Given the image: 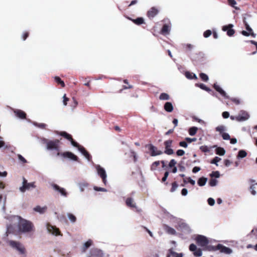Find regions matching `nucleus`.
<instances>
[{
  "label": "nucleus",
  "mask_w": 257,
  "mask_h": 257,
  "mask_svg": "<svg viewBox=\"0 0 257 257\" xmlns=\"http://www.w3.org/2000/svg\"><path fill=\"white\" fill-rule=\"evenodd\" d=\"M179 146L183 148H187L188 146V144L185 141H181L179 143Z\"/></svg>",
  "instance_id": "680f3d73"
},
{
  "label": "nucleus",
  "mask_w": 257,
  "mask_h": 257,
  "mask_svg": "<svg viewBox=\"0 0 257 257\" xmlns=\"http://www.w3.org/2000/svg\"><path fill=\"white\" fill-rule=\"evenodd\" d=\"M254 189H255L254 185L253 184L251 185L249 189L250 190L251 193L253 195H254L256 194V191H255Z\"/></svg>",
  "instance_id": "052dcab7"
},
{
  "label": "nucleus",
  "mask_w": 257,
  "mask_h": 257,
  "mask_svg": "<svg viewBox=\"0 0 257 257\" xmlns=\"http://www.w3.org/2000/svg\"><path fill=\"white\" fill-rule=\"evenodd\" d=\"M19 219L18 228L21 232L31 233L35 231L34 225L31 221L23 218Z\"/></svg>",
  "instance_id": "f257e3e1"
},
{
  "label": "nucleus",
  "mask_w": 257,
  "mask_h": 257,
  "mask_svg": "<svg viewBox=\"0 0 257 257\" xmlns=\"http://www.w3.org/2000/svg\"><path fill=\"white\" fill-rule=\"evenodd\" d=\"M217 183V180L215 179L211 178L209 182V184L210 186H215Z\"/></svg>",
  "instance_id": "c03bdc74"
},
{
  "label": "nucleus",
  "mask_w": 257,
  "mask_h": 257,
  "mask_svg": "<svg viewBox=\"0 0 257 257\" xmlns=\"http://www.w3.org/2000/svg\"><path fill=\"white\" fill-rule=\"evenodd\" d=\"M88 160H90L91 157L90 155L89 154V153L86 150L83 154H82Z\"/></svg>",
  "instance_id": "e2e57ef3"
},
{
  "label": "nucleus",
  "mask_w": 257,
  "mask_h": 257,
  "mask_svg": "<svg viewBox=\"0 0 257 257\" xmlns=\"http://www.w3.org/2000/svg\"><path fill=\"white\" fill-rule=\"evenodd\" d=\"M243 23L245 26V28L246 30L248 32V33H249L250 34V36H251L252 37L254 38L256 36V34L253 32L252 29L250 27V26L248 24L247 22L246 21V19L245 18H244L243 19Z\"/></svg>",
  "instance_id": "6ab92c4d"
},
{
  "label": "nucleus",
  "mask_w": 257,
  "mask_h": 257,
  "mask_svg": "<svg viewBox=\"0 0 257 257\" xmlns=\"http://www.w3.org/2000/svg\"><path fill=\"white\" fill-rule=\"evenodd\" d=\"M57 134L64 137L65 139L70 141L72 146L73 142H75V141L72 138V136L66 132H57Z\"/></svg>",
  "instance_id": "ddd939ff"
},
{
  "label": "nucleus",
  "mask_w": 257,
  "mask_h": 257,
  "mask_svg": "<svg viewBox=\"0 0 257 257\" xmlns=\"http://www.w3.org/2000/svg\"><path fill=\"white\" fill-rule=\"evenodd\" d=\"M97 172L99 176L101 178L103 183L106 184V174L105 170L100 165H97L96 167Z\"/></svg>",
  "instance_id": "6e6552de"
},
{
  "label": "nucleus",
  "mask_w": 257,
  "mask_h": 257,
  "mask_svg": "<svg viewBox=\"0 0 257 257\" xmlns=\"http://www.w3.org/2000/svg\"><path fill=\"white\" fill-rule=\"evenodd\" d=\"M197 244L206 251H209V247L213 246L211 240H209L206 236L202 235H196L194 238Z\"/></svg>",
  "instance_id": "f03ea898"
},
{
  "label": "nucleus",
  "mask_w": 257,
  "mask_h": 257,
  "mask_svg": "<svg viewBox=\"0 0 257 257\" xmlns=\"http://www.w3.org/2000/svg\"><path fill=\"white\" fill-rule=\"evenodd\" d=\"M185 152L183 150H178L176 152V154L178 156H182L184 155Z\"/></svg>",
  "instance_id": "0e129e2a"
},
{
  "label": "nucleus",
  "mask_w": 257,
  "mask_h": 257,
  "mask_svg": "<svg viewBox=\"0 0 257 257\" xmlns=\"http://www.w3.org/2000/svg\"><path fill=\"white\" fill-rule=\"evenodd\" d=\"M249 117L247 112L245 111L241 110L239 114L235 116V120L238 121H242L247 120Z\"/></svg>",
  "instance_id": "9d476101"
},
{
  "label": "nucleus",
  "mask_w": 257,
  "mask_h": 257,
  "mask_svg": "<svg viewBox=\"0 0 257 257\" xmlns=\"http://www.w3.org/2000/svg\"><path fill=\"white\" fill-rule=\"evenodd\" d=\"M126 206L131 208H137L136 203L132 197H128L125 200Z\"/></svg>",
  "instance_id": "a211bd4d"
},
{
  "label": "nucleus",
  "mask_w": 257,
  "mask_h": 257,
  "mask_svg": "<svg viewBox=\"0 0 257 257\" xmlns=\"http://www.w3.org/2000/svg\"><path fill=\"white\" fill-rule=\"evenodd\" d=\"M52 186L54 190L59 192L62 195L65 197L67 196V192L66 191L65 189L60 187L58 185L55 184H53Z\"/></svg>",
  "instance_id": "dca6fc26"
},
{
  "label": "nucleus",
  "mask_w": 257,
  "mask_h": 257,
  "mask_svg": "<svg viewBox=\"0 0 257 257\" xmlns=\"http://www.w3.org/2000/svg\"><path fill=\"white\" fill-rule=\"evenodd\" d=\"M178 187V185L176 182H174L172 183V187L170 189V192H174L177 187Z\"/></svg>",
  "instance_id": "49530a36"
},
{
  "label": "nucleus",
  "mask_w": 257,
  "mask_h": 257,
  "mask_svg": "<svg viewBox=\"0 0 257 257\" xmlns=\"http://www.w3.org/2000/svg\"><path fill=\"white\" fill-rule=\"evenodd\" d=\"M216 146L208 147L207 146H202L200 147V150L204 153H208L210 151L211 149L213 148L216 147Z\"/></svg>",
  "instance_id": "2f4dec72"
},
{
  "label": "nucleus",
  "mask_w": 257,
  "mask_h": 257,
  "mask_svg": "<svg viewBox=\"0 0 257 257\" xmlns=\"http://www.w3.org/2000/svg\"><path fill=\"white\" fill-rule=\"evenodd\" d=\"M130 20L137 25H141L145 23L144 19L142 17H139L136 19H130Z\"/></svg>",
  "instance_id": "b1692460"
},
{
  "label": "nucleus",
  "mask_w": 257,
  "mask_h": 257,
  "mask_svg": "<svg viewBox=\"0 0 257 257\" xmlns=\"http://www.w3.org/2000/svg\"><path fill=\"white\" fill-rule=\"evenodd\" d=\"M92 244V241L91 239H89L86 242L84 243L83 246L82 247V251L84 252Z\"/></svg>",
  "instance_id": "a878e982"
},
{
  "label": "nucleus",
  "mask_w": 257,
  "mask_h": 257,
  "mask_svg": "<svg viewBox=\"0 0 257 257\" xmlns=\"http://www.w3.org/2000/svg\"><path fill=\"white\" fill-rule=\"evenodd\" d=\"M228 4L229 6H231L232 7H233L236 10H238V8L236 7L235 6L236 4V3L235 0H227Z\"/></svg>",
  "instance_id": "a18cd8bd"
},
{
  "label": "nucleus",
  "mask_w": 257,
  "mask_h": 257,
  "mask_svg": "<svg viewBox=\"0 0 257 257\" xmlns=\"http://www.w3.org/2000/svg\"><path fill=\"white\" fill-rule=\"evenodd\" d=\"M29 36L28 32H25L22 35V39L24 41L26 40Z\"/></svg>",
  "instance_id": "69168bd1"
},
{
  "label": "nucleus",
  "mask_w": 257,
  "mask_h": 257,
  "mask_svg": "<svg viewBox=\"0 0 257 257\" xmlns=\"http://www.w3.org/2000/svg\"><path fill=\"white\" fill-rule=\"evenodd\" d=\"M214 88L222 96L225 98H228L226 92L217 84H214L213 85Z\"/></svg>",
  "instance_id": "412c9836"
},
{
  "label": "nucleus",
  "mask_w": 257,
  "mask_h": 257,
  "mask_svg": "<svg viewBox=\"0 0 257 257\" xmlns=\"http://www.w3.org/2000/svg\"><path fill=\"white\" fill-rule=\"evenodd\" d=\"M199 131L200 133L201 134V136H203V132L201 128H198L197 127L194 126V136L197 133V132Z\"/></svg>",
  "instance_id": "603ef678"
},
{
  "label": "nucleus",
  "mask_w": 257,
  "mask_h": 257,
  "mask_svg": "<svg viewBox=\"0 0 257 257\" xmlns=\"http://www.w3.org/2000/svg\"><path fill=\"white\" fill-rule=\"evenodd\" d=\"M10 245L18 250L21 254H24L26 252V249L24 246L20 242L14 240L9 241Z\"/></svg>",
  "instance_id": "39448f33"
},
{
  "label": "nucleus",
  "mask_w": 257,
  "mask_h": 257,
  "mask_svg": "<svg viewBox=\"0 0 257 257\" xmlns=\"http://www.w3.org/2000/svg\"><path fill=\"white\" fill-rule=\"evenodd\" d=\"M231 101L234 102L235 104L238 105L240 104V100L237 98H230Z\"/></svg>",
  "instance_id": "13d9d810"
},
{
  "label": "nucleus",
  "mask_w": 257,
  "mask_h": 257,
  "mask_svg": "<svg viewBox=\"0 0 257 257\" xmlns=\"http://www.w3.org/2000/svg\"><path fill=\"white\" fill-rule=\"evenodd\" d=\"M212 34V32L211 30H207L206 31H205L204 33H203V36L205 37V38H208L209 37V36H211V35Z\"/></svg>",
  "instance_id": "3c124183"
},
{
  "label": "nucleus",
  "mask_w": 257,
  "mask_h": 257,
  "mask_svg": "<svg viewBox=\"0 0 257 257\" xmlns=\"http://www.w3.org/2000/svg\"><path fill=\"white\" fill-rule=\"evenodd\" d=\"M215 153L219 156H223L225 154V151L223 148L217 147L215 150Z\"/></svg>",
  "instance_id": "473e14b6"
},
{
  "label": "nucleus",
  "mask_w": 257,
  "mask_h": 257,
  "mask_svg": "<svg viewBox=\"0 0 257 257\" xmlns=\"http://www.w3.org/2000/svg\"><path fill=\"white\" fill-rule=\"evenodd\" d=\"M209 251L219 250L221 252L226 254H230L232 252V250L230 248L219 243L217 245H213V246H209Z\"/></svg>",
  "instance_id": "7ed1b4c3"
},
{
  "label": "nucleus",
  "mask_w": 257,
  "mask_h": 257,
  "mask_svg": "<svg viewBox=\"0 0 257 257\" xmlns=\"http://www.w3.org/2000/svg\"><path fill=\"white\" fill-rule=\"evenodd\" d=\"M176 164V161L174 159H172L169 164V166L170 168L174 167H175V165Z\"/></svg>",
  "instance_id": "5fc2aeb1"
},
{
  "label": "nucleus",
  "mask_w": 257,
  "mask_h": 257,
  "mask_svg": "<svg viewBox=\"0 0 257 257\" xmlns=\"http://www.w3.org/2000/svg\"><path fill=\"white\" fill-rule=\"evenodd\" d=\"M225 126L223 125H219L216 127V131L217 132H219L220 135H221L222 134L224 133V131H225Z\"/></svg>",
  "instance_id": "79ce46f5"
},
{
  "label": "nucleus",
  "mask_w": 257,
  "mask_h": 257,
  "mask_svg": "<svg viewBox=\"0 0 257 257\" xmlns=\"http://www.w3.org/2000/svg\"><path fill=\"white\" fill-rule=\"evenodd\" d=\"M159 11L155 7L151 8L147 12V16L149 19L154 18L158 14Z\"/></svg>",
  "instance_id": "2eb2a0df"
},
{
  "label": "nucleus",
  "mask_w": 257,
  "mask_h": 257,
  "mask_svg": "<svg viewBox=\"0 0 257 257\" xmlns=\"http://www.w3.org/2000/svg\"><path fill=\"white\" fill-rule=\"evenodd\" d=\"M45 143L47 145V149L49 150H54L57 151H59V140L56 139L54 141H48L47 139H44Z\"/></svg>",
  "instance_id": "20e7f679"
},
{
  "label": "nucleus",
  "mask_w": 257,
  "mask_h": 257,
  "mask_svg": "<svg viewBox=\"0 0 257 257\" xmlns=\"http://www.w3.org/2000/svg\"><path fill=\"white\" fill-rule=\"evenodd\" d=\"M208 203L210 206H213L215 203L214 200L212 198H209L207 200Z\"/></svg>",
  "instance_id": "bf43d9fd"
},
{
  "label": "nucleus",
  "mask_w": 257,
  "mask_h": 257,
  "mask_svg": "<svg viewBox=\"0 0 257 257\" xmlns=\"http://www.w3.org/2000/svg\"><path fill=\"white\" fill-rule=\"evenodd\" d=\"M221 136L223 140H228L230 139V136L226 133H223L221 134Z\"/></svg>",
  "instance_id": "864d4df0"
},
{
  "label": "nucleus",
  "mask_w": 257,
  "mask_h": 257,
  "mask_svg": "<svg viewBox=\"0 0 257 257\" xmlns=\"http://www.w3.org/2000/svg\"><path fill=\"white\" fill-rule=\"evenodd\" d=\"M55 82L58 84H60L62 87H64L65 86L64 82L61 80V79L58 76H55L54 77Z\"/></svg>",
  "instance_id": "72a5a7b5"
},
{
  "label": "nucleus",
  "mask_w": 257,
  "mask_h": 257,
  "mask_svg": "<svg viewBox=\"0 0 257 257\" xmlns=\"http://www.w3.org/2000/svg\"><path fill=\"white\" fill-rule=\"evenodd\" d=\"M170 30V27L168 25L165 24L163 26L161 29V33L163 35L168 34L169 33Z\"/></svg>",
  "instance_id": "cd10ccee"
},
{
  "label": "nucleus",
  "mask_w": 257,
  "mask_h": 257,
  "mask_svg": "<svg viewBox=\"0 0 257 257\" xmlns=\"http://www.w3.org/2000/svg\"><path fill=\"white\" fill-rule=\"evenodd\" d=\"M199 76H200V78L201 79V80L203 81L206 82L208 80V77L205 73H201L199 74Z\"/></svg>",
  "instance_id": "37998d69"
},
{
  "label": "nucleus",
  "mask_w": 257,
  "mask_h": 257,
  "mask_svg": "<svg viewBox=\"0 0 257 257\" xmlns=\"http://www.w3.org/2000/svg\"><path fill=\"white\" fill-rule=\"evenodd\" d=\"M220 174L218 171H213L210 174V176L212 178L213 177L218 178Z\"/></svg>",
  "instance_id": "09e8293b"
},
{
  "label": "nucleus",
  "mask_w": 257,
  "mask_h": 257,
  "mask_svg": "<svg viewBox=\"0 0 257 257\" xmlns=\"http://www.w3.org/2000/svg\"><path fill=\"white\" fill-rule=\"evenodd\" d=\"M173 141L171 140H168L164 142V145L165 146L164 153L168 155H173L174 154V151L171 149Z\"/></svg>",
  "instance_id": "0eeeda50"
},
{
  "label": "nucleus",
  "mask_w": 257,
  "mask_h": 257,
  "mask_svg": "<svg viewBox=\"0 0 257 257\" xmlns=\"http://www.w3.org/2000/svg\"><path fill=\"white\" fill-rule=\"evenodd\" d=\"M73 146H74V147H76L78 149V150L82 153L83 154L85 151L86 150L85 149V148L81 146V145H80L78 143H77L76 142H73Z\"/></svg>",
  "instance_id": "7c9ffc66"
},
{
  "label": "nucleus",
  "mask_w": 257,
  "mask_h": 257,
  "mask_svg": "<svg viewBox=\"0 0 257 257\" xmlns=\"http://www.w3.org/2000/svg\"><path fill=\"white\" fill-rule=\"evenodd\" d=\"M188 227L186 224L182 223L178 225V227L177 228V229L178 230H181L182 231H184V230L188 231Z\"/></svg>",
  "instance_id": "e433bc0d"
},
{
  "label": "nucleus",
  "mask_w": 257,
  "mask_h": 257,
  "mask_svg": "<svg viewBox=\"0 0 257 257\" xmlns=\"http://www.w3.org/2000/svg\"><path fill=\"white\" fill-rule=\"evenodd\" d=\"M47 230L49 232L51 233L54 235H58L60 234V231L59 228L50 224H47Z\"/></svg>",
  "instance_id": "4468645a"
},
{
  "label": "nucleus",
  "mask_w": 257,
  "mask_h": 257,
  "mask_svg": "<svg viewBox=\"0 0 257 257\" xmlns=\"http://www.w3.org/2000/svg\"><path fill=\"white\" fill-rule=\"evenodd\" d=\"M160 164V162L159 161L154 162L151 166V170L152 171L156 170Z\"/></svg>",
  "instance_id": "a19ab883"
},
{
  "label": "nucleus",
  "mask_w": 257,
  "mask_h": 257,
  "mask_svg": "<svg viewBox=\"0 0 257 257\" xmlns=\"http://www.w3.org/2000/svg\"><path fill=\"white\" fill-rule=\"evenodd\" d=\"M207 181V179L206 178L202 177L199 179V180L197 182V183L199 186H203L205 185Z\"/></svg>",
  "instance_id": "f704fd0d"
},
{
  "label": "nucleus",
  "mask_w": 257,
  "mask_h": 257,
  "mask_svg": "<svg viewBox=\"0 0 257 257\" xmlns=\"http://www.w3.org/2000/svg\"><path fill=\"white\" fill-rule=\"evenodd\" d=\"M67 215L71 222H75L76 221V218L73 214L71 213H68Z\"/></svg>",
  "instance_id": "de8ad7c7"
},
{
  "label": "nucleus",
  "mask_w": 257,
  "mask_h": 257,
  "mask_svg": "<svg viewBox=\"0 0 257 257\" xmlns=\"http://www.w3.org/2000/svg\"><path fill=\"white\" fill-rule=\"evenodd\" d=\"M14 113L17 117L21 119H25L26 117V113L22 110L17 109L14 111Z\"/></svg>",
  "instance_id": "4be33fe9"
},
{
  "label": "nucleus",
  "mask_w": 257,
  "mask_h": 257,
  "mask_svg": "<svg viewBox=\"0 0 257 257\" xmlns=\"http://www.w3.org/2000/svg\"><path fill=\"white\" fill-rule=\"evenodd\" d=\"M194 120L200 123V124L205 125V122L202 119H199L197 117L194 116Z\"/></svg>",
  "instance_id": "4d7b16f0"
},
{
  "label": "nucleus",
  "mask_w": 257,
  "mask_h": 257,
  "mask_svg": "<svg viewBox=\"0 0 257 257\" xmlns=\"http://www.w3.org/2000/svg\"><path fill=\"white\" fill-rule=\"evenodd\" d=\"M185 76L189 79H193V76L192 75L191 73H190L189 72H185Z\"/></svg>",
  "instance_id": "774afa93"
},
{
  "label": "nucleus",
  "mask_w": 257,
  "mask_h": 257,
  "mask_svg": "<svg viewBox=\"0 0 257 257\" xmlns=\"http://www.w3.org/2000/svg\"><path fill=\"white\" fill-rule=\"evenodd\" d=\"M231 163L232 162L228 159H226L224 161V164L226 167L229 166L231 164Z\"/></svg>",
  "instance_id": "338daca9"
},
{
  "label": "nucleus",
  "mask_w": 257,
  "mask_h": 257,
  "mask_svg": "<svg viewBox=\"0 0 257 257\" xmlns=\"http://www.w3.org/2000/svg\"><path fill=\"white\" fill-rule=\"evenodd\" d=\"M169 253L167 255V257H170L171 255L172 257H183V254L180 253H178L173 250L172 249H170L169 250Z\"/></svg>",
  "instance_id": "393cba45"
},
{
  "label": "nucleus",
  "mask_w": 257,
  "mask_h": 257,
  "mask_svg": "<svg viewBox=\"0 0 257 257\" xmlns=\"http://www.w3.org/2000/svg\"><path fill=\"white\" fill-rule=\"evenodd\" d=\"M102 253L99 249L96 248L92 249L90 251V255L88 257H102Z\"/></svg>",
  "instance_id": "f3484780"
},
{
  "label": "nucleus",
  "mask_w": 257,
  "mask_h": 257,
  "mask_svg": "<svg viewBox=\"0 0 257 257\" xmlns=\"http://www.w3.org/2000/svg\"><path fill=\"white\" fill-rule=\"evenodd\" d=\"M149 150L151 152L150 155L151 156H156L158 155H160L163 154V152L160 150H158L157 148L152 144H150L149 145Z\"/></svg>",
  "instance_id": "f8f14e48"
},
{
  "label": "nucleus",
  "mask_w": 257,
  "mask_h": 257,
  "mask_svg": "<svg viewBox=\"0 0 257 257\" xmlns=\"http://www.w3.org/2000/svg\"><path fill=\"white\" fill-rule=\"evenodd\" d=\"M180 176L183 178L184 183L189 182L193 185V180L191 178L185 177V175L184 174H180Z\"/></svg>",
  "instance_id": "ea45409f"
},
{
  "label": "nucleus",
  "mask_w": 257,
  "mask_h": 257,
  "mask_svg": "<svg viewBox=\"0 0 257 257\" xmlns=\"http://www.w3.org/2000/svg\"><path fill=\"white\" fill-rule=\"evenodd\" d=\"M193 250H194V255L197 256H200L202 255V249L200 248H198L195 244L193 246Z\"/></svg>",
  "instance_id": "c756f323"
},
{
  "label": "nucleus",
  "mask_w": 257,
  "mask_h": 257,
  "mask_svg": "<svg viewBox=\"0 0 257 257\" xmlns=\"http://www.w3.org/2000/svg\"><path fill=\"white\" fill-rule=\"evenodd\" d=\"M221 160V159L218 157H215L213 158V159L210 162L211 164H214L216 166H218L217 163Z\"/></svg>",
  "instance_id": "8fccbe9b"
},
{
  "label": "nucleus",
  "mask_w": 257,
  "mask_h": 257,
  "mask_svg": "<svg viewBox=\"0 0 257 257\" xmlns=\"http://www.w3.org/2000/svg\"><path fill=\"white\" fill-rule=\"evenodd\" d=\"M57 155L61 156L64 158H67L75 161H77L78 159V157L76 155L70 152H65L63 153L58 152Z\"/></svg>",
  "instance_id": "1a4fd4ad"
},
{
  "label": "nucleus",
  "mask_w": 257,
  "mask_h": 257,
  "mask_svg": "<svg viewBox=\"0 0 257 257\" xmlns=\"http://www.w3.org/2000/svg\"><path fill=\"white\" fill-rule=\"evenodd\" d=\"M164 229L168 234L171 235H175L176 233V230L172 227L168 225L164 224L163 226Z\"/></svg>",
  "instance_id": "aec40b11"
},
{
  "label": "nucleus",
  "mask_w": 257,
  "mask_h": 257,
  "mask_svg": "<svg viewBox=\"0 0 257 257\" xmlns=\"http://www.w3.org/2000/svg\"><path fill=\"white\" fill-rule=\"evenodd\" d=\"M247 156V153L245 151L241 150L239 151L237 156V158H243Z\"/></svg>",
  "instance_id": "58836bf2"
},
{
  "label": "nucleus",
  "mask_w": 257,
  "mask_h": 257,
  "mask_svg": "<svg viewBox=\"0 0 257 257\" xmlns=\"http://www.w3.org/2000/svg\"><path fill=\"white\" fill-rule=\"evenodd\" d=\"M47 209V206L41 207L40 206H37L34 208V210L36 212H39L41 214L44 213Z\"/></svg>",
  "instance_id": "bb28decb"
},
{
  "label": "nucleus",
  "mask_w": 257,
  "mask_h": 257,
  "mask_svg": "<svg viewBox=\"0 0 257 257\" xmlns=\"http://www.w3.org/2000/svg\"><path fill=\"white\" fill-rule=\"evenodd\" d=\"M7 201V195L0 194V204L3 202V209H5V206Z\"/></svg>",
  "instance_id": "c9c22d12"
},
{
  "label": "nucleus",
  "mask_w": 257,
  "mask_h": 257,
  "mask_svg": "<svg viewBox=\"0 0 257 257\" xmlns=\"http://www.w3.org/2000/svg\"><path fill=\"white\" fill-rule=\"evenodd\" d=\"M23 186L20 187V190L22 192H25L26 190H29L31 188H36L35 182L28 183L27 180L23 177Z\"/></svg>",
  "instance_id": "423d86ee"
},
{
  "label": "nucleus",
  "mask_w": 257,
  "mask_h": 257,
  "mask_svg": "<svg viewBox=\"0 0 257 257\" xmlns=\"http://www.w3.org/2000/svg\"><path fill=\"white\" fill-rule=\"evenodd\" d=\"M233 25L232 24H228L227 25L223 26L222 27V30L224 32H226L227 35L229 36H232L234 33L235 31L232 29Z\"/></svg>",
  "instance_id": "9b49d317"
},
{
  "label": "nucleus",
  "mask_w": 257,
  "mask_h": 257,
  "mask_svg": "<svg viewBox=\"0 0 257 257\" xmlns=\"http://www.w3.org/2000/svg\"><path fill=\"white\" fill-rule=\"evenodd\" d=\"M195 86L200 87L201 89L204 90L208 92H212V90L209 88L207 87L203 83H196Z\"/></svg>",
  "instance_id": "c85d7f7f"
},
{
  "label": "nucleus",
  "mask_w": 257,
  "mask_h": 257,
  "mask_svg": "<svg viewBox=\"0 0 257 257\" xmlns=\"http://www.w3.org/2000/svg\"><path fill=\"white\" fill-rule=\"evenodd\" d=\"M160 100H167L170 99V96L166 93H162L159 96Z\"/></svg>",
  "instance_id": "4c0bfd02"
},
{
  "label": "nucleus",
  "mask_w": 257,
  "mask_h": 257,
  "mask_svg": "<svg viewBox=\"0 0 257 257\" xmlns=\"http://www.w3.org/2000/svg\"><path fill=\"white\" fill-rule=\"evenodd\" d=\"M94 189L95 191H97L106 192L107 191L106 189L104 188L99 187H97V186L94 187Z\"/></svg>",
  "instance_id": "6e6d98bb"
},
{
  "label": "nucleus",
  "mask_w": 257,
  "mask_h": 257,
  "mask_svg": "<svg viewBox=\"0 0 257 257\" xmlns=\"http://www.w3.org/2000/svg\"><path fill=\"white\" fill-rule=\"evenodd\" d=\"M164 109L169 112H171L173 110V106L171 102H167L165 103L164 106Z\"/></svg>",
  "instance_id": "5701e85b"
}]
</instances>
